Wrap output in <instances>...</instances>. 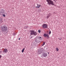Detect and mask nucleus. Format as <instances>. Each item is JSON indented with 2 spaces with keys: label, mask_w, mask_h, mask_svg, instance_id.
Wrapping results in <instances>:
<instances>
[{
  "label": "nucleus",
  "mask_w": 66,
  "mask_h": 66,
  "mask_svg": "<svg viewBox=\"0 0 66 66\" xmlns=\"http://www.w3.org/2000/svg\"><path fill=\"white\" fill-rule=\"evenodd\" d=\"M38 32L39 33H40V32H41V31H40V30H38Z\"/></svg>",
  "instance_id": "aec40b11"
},
{
  "label": "nucleus",
  "mask_w": 66,
  "mask_h": 66,
  "mask_svg": "<svg viewBox=\"0 0 66 66\" xmlns=\"http://www.w3.org/2000/svg\"><path fill=\"white\" fill-rule=\"evenodd\" d=\"M7 29V28L6 26H3L1 28V30L2 31H3L4 32H5V31H6Z\"/></svg>",
  "instance_id": "7ed1b4c3"
},
{
  "label": "nucleus",
  "mask_w": 66,
  "mask_h": 66,
  "mask_svg": "<svg viewBox=\"0 0 66 66\" xmlns=\"http://www.w3.org/2000/svg\"><path fill=\"white\" fill-rule=\"evenodd\" d=\"M40 5L38 6V7H40Z\"/></svg>",
  "instance_id": "5701e85b"
},
{
  "label": "nucleus",
  "mask_w": 66,
  "mask_h": 66,
  "mask_svg": "<svg viewBox=\"0 0 66 66\" xmlns=\"http://www.w3.org/2000/svg\"><path fill=\"white\" fill-rule=\"evenodd\" d=\"M48 15L46 17V18H48L50 17V15H51V14H48Z\"/></svg>",
  "instance_id": "9d476101"
},
{
  "label": "nucleus",
  "mask_w": 66,
  "mask_h": 66,
  "mask_svg": "<svg viewBox=\"0 0 66 66\" xmlns=\"http://www.w3.org/2000/svg\"><path fill=\"white\" fill-rule=\"evenodd\" d=\"M1 12L3 13H4V11L2 9L1 11Z\"/></svg>",
  "instance_id": "9b49d317"
},
{
  "label": "nucleus",
  "mask_w": 66,
  "mask_h": 66,
  "mask_svg": "<svg viewBox=\"0 0 66 66\" xmlns=\"http://www.w3.org/2000/svg\"><path fill=\"white\" fill-rule=\"evenodd\" d=\"M0 32H1V31H0Z\"/></svg>",
  "instance_id": "c756f323"
},
{
  "label": "nucleus",
  "mask_w": 66,
  "mask_h": 66,
  "mask_svg": "<svg viewBox=\"0 0 66 66\" xmlns=\"http://www.w3.org/2000/svg\"><path fill=\"white\" fill-rule=\"evenodd\" d=\"M30 32H31L30 33V36H32L33 35H37V32L34 30L31 31Z\"/></svg>",
  "instance_id": "20e7f679"
},
{
  "label": "nucleus",
  "mask_w": 66,
  "mask_h": 66,
  "mask_svg": "<svg viewBox=\"0 0 66 66\" xmlns=\"http://www.w3.org/2000/svg\"><path fill=\"white\" fill-rule=\"evenodd\" d=\"M42 40V38L41 37L37 36L35 39V42L36 43H40Z\"/></svg>",
  "instance_id": "f257e3e1"
},
{
  "label": "nucleus",
  "mask_w": 66,
  "mask_h": 66,
  "mask_svg": "<svg viewBox=\"0 0 66 66\" xmlns=\"http://www.w3.org/2000/svg\"><path fill=\"white\" fill-rule=\"evenodd\" d=\"M45 42H43V44L42 46H44V45H45Z\"/></svg>",
  "instance_id": "4468645a"
},
{
  "label": "nucleus",
  "mask_w": 66,
  "mask_h": 66,
  "mask_svg": "<svg viewBox=\"0 0 66 66\" xmlns=\"http://www.w3.org/2000/svg\"><path fill=\"white\" fill-rule=\"evenodd\" d=\"M24 49H25V48H24L22 50V53H23V52H24Z\"/></svg>",
  "instance_id": "ddd939ff"
},
{
  "label": "nucleus",
  "mask_w": 66,
  "mask_h": 66,
  "mask_svg": "<svg viewBox=\"0 0 66 66\" xmlns=\"http://www.w3.org/2000/svg\"><path fill=\"white\" fill-rule=\"evenodd\" d=\"M47 2V4L50 5L52 4V5H54L53 2L51 0H46Z\"/></svg>",
  "instance_id": "f03ea898"
},
{
  "label": "nucleus",
  "mask_w": 66,
  "mask_h": 66,
  "mask_svg": "<svg viewBox=\"0 0 66 66\" xmlns=\"http://www.w3.org/2000/svg\"><path fill=\"white\" fill-rule=\"evenodd\" d=\"M28 27V26H25V28H27Z\"/></svg>",
  "instance_id": "412c9836"
},
{
  "label": "nucleus",
  "mask_w": 66,
  "mask_h": 66,
  "mask_svg": "<svg viewBox=\"0 0 66 66\" xmlns=\"http://www.w3.org/2000/svg\"><path fill=\"white\" fill-rule=\"evenodd\" d=\"M44 36L45 37H47L48 38H49V36L48 35V34H45L44 35Z\"/></svg>",
  "instance_id": "1a4fd4ad"
},
{
  "label": "nucleus",
  "mask_w": 66,
  "mask_h": 66,
  "mask_svg": "<svg viewBox=\"0 0 66 66\" xmlns=\"http://www.w3.org/2000/svg\"><path fill=\"white\" fill-rule=\"evenodd\" d=\"M37 6H38V5H39V4H37Z\"/></svg>",
  "instance_id": "393cba45"
},
{
  "label": "nucleus",
  "mask_w": 66,
  "mask_h": 66,
  "mask_svg": "<svg viewBox=\"0 0 66 66\" xmlns=\"http://www.w3.org/2000/svg\"><path fill=\"white\" fill-rule=\"evenodd\" d=\"M38 6H37L36 7H38Z\"/></svg>",
  "instance_id": "bb28decb"
},
{
  "label": "nucleus",
  "mask_w": 66,
  "mask_h": 66,
  "mask_svg": "<svg viewBox=\"0 0 66 66\" xmlns=\"http://www.w3.org/2000/svg\"><path fill=\"white\" fill-rule=\"evenodd\" d=\"M3 20V19L2 18L0 17V21H1L2 20Z\"/></svg>",
  "instance_id": "2eb2a0df"
},
{
  "label": "nucleus",
  "mask_w": 66,
  "mask_h": 66,
  "mask_svg": "<svg viewBox=\"0 0 66 66\" xmlns=\"http://www.w3.org/2000/svg\"><path fill=\"white\" fill-rule=\"evenodd\" d=\"M43 56L46 57L47 56V53H43L42 54Z\"/></svg>",
  "instance_id": "423d86ee"
},
{
  "label": "nucleus",
  "mask_w": 66,
  "mask_h": 66,
  "mask_svg": "<svg viewBox=\"0 0 66 66\" xmlns=\"http://www.w3.org/2000/svg\"><path fill=\"white\" fill-rule=\"evenodd\" d=\"M42 27L43 28H48V26L46 24H43L42 25Z\"/></svg>",
  "instance_id": "39448f33"
},
{
  "label": "nucleus",
  "mask_w": 66,
  "mask_h": 66,
  "mask_svg": "<svg viewBox=\"0 0 66 66\" xmlns=\"http://www.w3.org/2000/svg\"><path fill=\"white\" fill-rule=\"evenodd\" d=\"M42 52V50H39L37 51V53L38 54H41Z\"/></svg>",
  "instance_id": "0eeeda50"
},
{
  "label": "nucleus",
  "mask_w": 66,
  "mask_h": 66,
  "mask_svg": "<svg viewBox=\"0 0 66 66\" xmlns=\"http://www.w3.org/2000/svg\"><path fill=\"white\" fill-rule=\"evenodd\" d=\"M13 34V35L14 36H15V35H16V34L14 33Z\"/></svg>",
  "instance_id": "6ab92c4d"
},
{
  "label": "nucleus",
  "mask_w": 66,
  "mask_h": 66,
  "mask_svg": "<svg viewBox=\"0 0 66 66\" xmlns=\"http://www.w3.org/2000/svg\"><path fill=\"white\" fill-rule=\"evenodd\" d=\"M3 17H5V14H3Z\"/></svg>",
  "instance_id": "f3484780"
},
{
  "label": "nucleus",
  "mask_w": 66,
  "mask_h": 66,
  "mask_svg": "<svg viewBox=\"0 0 66 66\" xmlns=\"http://www.w3.org/2000/svg\"><path fill=\"white\" fill-rule=\"evenodd\" d=\"M31 37H32V36Z\"/></svg>",
  "instance_id": "7c9ffc66"
},
{
  "label": "nucleus",
  "mask_w": 66,
  "mask_h": 66,
  "mask_svg": "<svg viewBox=\"0 0 66 66\" xmlns=\"http://www.w3.org/2000/svg\"><path fill=\"white\" fill-rule=\"evenodd\" d=\"M37 8H38V9H39V7H37Z\"/></svg>",
  "instance_id": "a878e982"
},
{
  "label": "nucleus",
  "mask_w": 66,
  "mask_h": 66,
  "mask_svg": "<svg viewBox=\"0 0 66 66\" xmlns=\"http://www.w3.org/2000/svg\"><path fill=\"white\" fill-rule=\"evenodd\" d=\"M59 39H60V40H61V39H62V38H61L60 39L59 38Z\"/></svg>",
  "instance_id": "4be33fe9"
},
{
  "label": "nucleus",
  "mask_w": 66,
  "mask_h": 66,
  "mask_svg": "<svg viewBox=\"0 0 66 66\" xmlns=\"http://www.w3.org/2000/svg\"><path fill=\"white\" fill-rule=\"evenodd\" d=\"M56 50H57V51H59V48H56Z\"/></svg>",
  "instance_id": "dca6fc26"
},
{
  "label": "nucleus",
  "mask_w": 66,
  "mask_h": 66,
  "mask_svg": "<svg viewBox=\"0 0 66 66\" xmlns=\"http://www.w3.org/2000/svg\"><path fill=\"white\" fill-rule=\"evenodd\" d=\"M8 51V50H7V49L5 48V49H4V50L3 52L4 53H7Z\"/></svg>",
  "instance_id": "6e6552de"
},
{
  "label": "nucleus",
  "mask_w": 66,
  "mask_h": 66,
  "mask_svg": "<svg viewBox=\"0 0 66 66\" xmlns=\"http://www.w3.org/2000/svg\"><path fill=\"white\" fill-rule=\"evenodd\" d=\"M48 54H49V52L48 53Z\"/></svg>",
  "instance_id": "c85d7f7f"
},
{
  "label": "nucleus",
  "mask_w": 66,
  "mask_h": 66,
  "mask_svg": "<svg viewBox=\"0 0 66 66\" xmlns=\"http://www.w3.org/2000/svg\"><path fill=\"white\" fill-rule=\"evenodd\" d=\"M3 12H0V15H2L3 14Z\"/></svg>",
  "instance_id": "f8f14e48"
},
{
  "label": "nucleus",
  "mask_w": 66,
  "mask_h": 66,
  "mask_svg": "<svg viewBox=\"0 0 66 66\" xmlns=\"http://www.w3.org/2000/svg\"><path fill=\"white\" fill-rule=\"evenodd\" d=\"M0 58H1V56H0Z\"/></svg>",
  "instance_id": "cd10ccee"
},
{
  "label": "nucleus",
  "mask_w": 66,
  "mask_h": 66,
  "mask_svg": "<svg viewBox=\"0 0 66 66\" xmlns=\"http://www.w3.org/2000/svg\"><path fill=\"white\" fill-rule=\"evenodd\" d=\"M20 38H19V40H20Z\"/></svg>",
  "instance_id": "b1692460"
},
{
  "label": "nucleus",
  "mask_w": 66,
  "mask_h": 66,
  "mask_svg": "<svg viewBox=\"0 0 66 66\" xmlns=\"http://www.w3.org/2000/svg\"><path fill=\"white\" fill-rule=\"evenodd\" d=\"M51 31H50L49 33V35H50V34H51Z\"/></svg>",
  "instance_id": "a211bd4d"
}]
</instances>
